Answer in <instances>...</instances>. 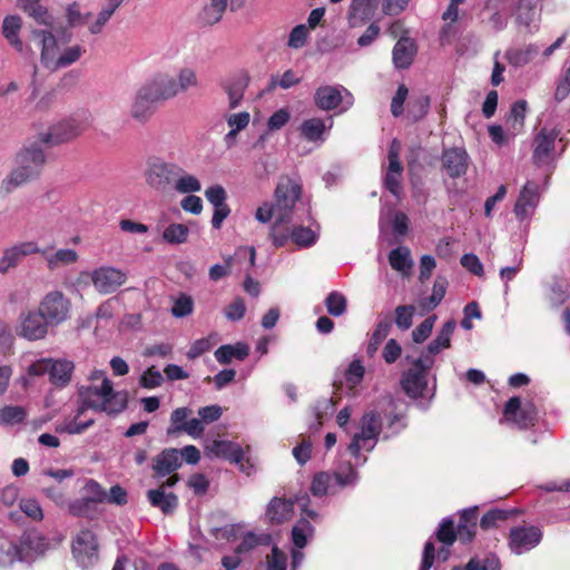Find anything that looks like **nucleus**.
Masks as SVG:
<instances>
[{
	"label": "nucleus",
	"instance_id": "6",
	"mask_svg": "<svg viewBox=\"0 0 570 570\" xmlns=\"http://www.w3.org/2000/svg\"><path fill=\"white\" fill-rule=\"evenodd\" d=\"M49 549L47 537L36 530L24 532L18 544L10 543L8 547V551L13 552L20 561H32L42 557Z\"/></svg>",
	"mask_w": 570,
	"mask_h": 570
},
{
	"label": "nucleus",
	"instance_id": "26",
	"mask_svg": "<svg viewBox=\"0 0 570 570\" xmlns=\"http://www.w3.org/2000/svg\"><path fill=\"white\" fill-rule=\"evenodd\" d=\"M377 9V0H352L348 10V21L356 27L371 20Z\"/></svg>",
	"mask_w": 570,
	"mask_h": 570
},
{
	"label": "nucleus",
	"instance_id": "46",
	"mask_svg": "<svg viewBox=\"0 0 570 570\" xmlns=\"http://www.w3.org/2000/svg\"><path fill=\"white\" fill-rule=\"evenodd\" d=\"M517 21L524 27L531 29H537L538 20H539V11L535 7L530 3L520 2L515 12Z\"/></svg>",
	"mask_w": 570,
	"mask_h": 570
},
{
	"label": "nucleus",
	"instance_id": "13",
	"mask_svg": "<svg viewBox=\"0 0 570 570\" xmlns=\"http://www.w3.org/2000/svg\"><path fill=\"white\" fill-rule=\"evenodd\" d=\"M345 98H347V105L352 106V95L344 87L321 86L315 90L314 104L321 110L330 111L337 108Z\"/></svg>",
	"mask_w": 570,
	"mask_h": 570
},
{
	"label": "nucleus",
	"instance_id": "36",
	"mask_svg": "<svg viewBox=\"0 0 570 570\" xmlns=\"http://www.w3.org/2000/svg\"><path fill=\"white\" fill-rule=\"evenodd\" d=\"M455 326L456 324L453 320L444 323L438 336L429 344L428 353L431 355H436L443 348H448L450 346L451 336L455 330Z\"/></svg>",
	"mask_w": 570,
	"mask_h": 570
},
{
	"label": "nucleus",
	"instance_id": "53",
	"mask_svg": "<svg viewBox=\"0 0 570 570\" xmlns=\"http://www.w3.org/2000/svg\"><path fill=\"white\" fill-rule=\"evenodd\" d=\"M332 475L327 472H318L314 475L309 490L315 497H323L328 493L332 485Z\"/></svg>",
	"mask_w": 570,
	"mask_h": 570
},
{
	"label": "nucleus",
	"instance_id": "12",
	"mask_svg": "<svg viewBox=\"0 0 570 570\" xmlns=\"http://www.w3.org/2000/svg\"><path fill=\"white\" fill-rule=\"evenodd\" d=\"M82 132V128L75 119L62 120L47 131L40 132L39 140L45 145H60L77 138Z\"/></svg>",
	"mask_w": 570,
	"mask_h": 570
},
{
	"label": "nucleus",
	"instance_id": "40",
	"mask_svg": "<svg viewBox=\"0 0 570 570\" xmlns=\"http://www.w3.org/2000/svg\"><path fill=\"white\" fill-rule=\"evenodd\" d=\"M78 257L79 256L75 249H58L57 252L46 256L47 267L50 271H55L61 266H67L76 263L78 261Z\"/></svg>",
	"mask_w": 570,
	"mask_h": 570
},
{
	"label": "nucleus",
	"instance_id": "42",
	"mask_svg": "<svg viewBox=\"0 0 570 570\" xmlns=\"http://www.w3.org/2000/svg\"><path fill=\"white\" fill-rule=\"evenodd\" d=\"M389 261L393 269L406 274L412 267L411 252L405 246L391 250Z\"/></svg>",
	"mask_w": 570,
	"mask_h": 570
},
{
	"label": "nucleus",
	"instance_id": "10",
	"mask_svg": "<svg viewBox=\"0 0 570 570\" xmlns=\"http://www.w3.org/2000/svg\"><path fill=\"white\" fill-rule=\"evenodd\" d=\"M98 544L90 530H81L72 541V554L82 568L92 566L98 559Z\"/></svg>",
	"mask_w": 570,
	"mask_h": 570
},
{
	"label": "nucleus",
	"instance_id": "60",
	"mask_svg": "<svg viewBox=\"0 0 570 570\" xmlns=\"http://www.w3.org/2000/svg\"><path fill=\"white\" fill-rule=\"evenodd\" d=\"M361 428L379 438L382 430L381 415L374 411L366 412L362 416Z\"/></svg>",
	"mask_w": 570,
	"mask_h": 570
},
{
	"label": "nucleus",
	"instance_id": "49",
	"mask_svg": "<svg viewBox=\"0 0 570 570\" xmlns=\"http://www.w3.org/2000/svg\"><path fill=\"white\" fill-rule=\"evenodd\" d=\"M189 229L183 224H170L163 233V238L169 244H183L186 242Z\"/></svg>",
	"mask_w": 570,
	"mask_h": 570
},
{
	"label": "nucleus",
	"instance_id": "31",
	"mask_svg": "<svg viewBox=\"0 0 570 570\" xmlns=\"http://www.w3.org/2000/svg\"><path fill=\"white\" fill-rule=\"evenodd\" d=\"M332 127V122L326 127L322 118H311L302 122L299 127L301 136L311 142H323L325 140L324 134Z\"/></svg>",
	"mask_w": 570,
	"mask_h": 570
},
{
	"label": "nucleus",
	"instance_id": "4",
	"mask_svg": "<svg viewBox=\"0 0 570 570\" xmlns=\"http://www.w3.org/2000/svg\"><path fill=\"white\" fill-rule=\"evenodd\" d=\"M181 174V167L175 163L166 161L158 157H151L145 169V181L154 190L168 191Z\"/></svg>",
	"mask_w": 570,
	"mask_h": 570
},
{
	"label": "nucleus",
	"instance_id": "48",
	"mask_svg": "<svg viewBox=\"0 0 570 570\" xmlns=\"http://www.w3.org/2000/svg\"><path fill=\"white\" fill-rule=\"evenodd\" d=\"M85 407H80L77 412V415L73 420L60 424L56 428V431L59 433H69V434H80L85 432L88 428H90L94 424V420H87L86 422H78V417L83 413Z\"/></svg>",
	"mask_w": 570,
	"mask_h": 570
},
{
	"label": "nucleus",
	"instance_id": "23",
	"mask_svg": "<svg viewBox=\"0 0 570 570\" xmlns=\"http://www.w3.org/2000/svg\"><path fill=\"white\" fill-rule=\"evenodd\" d=\"M283 228L286 234V240L283 246H286L289 240L295 244L298 248H308L312 247L317 242V234L312 230L309 227L305 226H291V223L283 224Z\"/></svg>",
	"mask_w": 570,
	"mask_h": 570
},
{
	"label": "nucleus",
	"instance_id": "1",
	"mask_svg": "<svg viewBox=\"0 0 570 570\" xmlns=\"http://www.w3.org/2000/svg\"><path fill=\"white\" fill-rule=\"evenodd\" d=\"M301 195L302 186L297 180L288 176L279 178L274 191V203H272L276 210V220L272 224L268 234L275 247H282L286 240L283 224L292 222L293 212Z\"/></svg>",
	"mask_w": 570,
	"mask_h": 570
},
{
	"label": "nucleus",
	"instance_id": "30",
	"mask_svg": "<svg viewBox=\"0 0 570 570\" xmlns=\"http://www.w3.org/2000/svg\"><path fill=\"white\" fill-rule=\"evenodd\" d=\"M207 451L209 454L224 458L230 462H238L242 456V446L238 443L226 441V440H215L212 444L207 445Z\"/></svg>",
	"mask_w": 570,
	"mask_h": 570
},
{
	"label": "nucleus",
	"instance_id": "17",
	"mask_svg": "<svg viewBox=\"0 0 570 570\" xmlns=\"http://www.w3.org/2000/svg\"><path fill=\"white\" fill-rule=\"evenodd\" d=\"M48 325L39 311L28 312L21 315L19 334L29 341L41 340L47 335Z\"/></svg>",
	"mask_w": 570,
	"mask_h": 570
},
{
	"label": "nucleus",
	"instance_id": "29",
	"mask_svg": "<svg viewBox=\"0 0 570 570\" xmlns=\"http://www.w3.org/2000/svg\"><path fill=\"white\" fill-rule=\"evenodd\" d=\"M292 500L274 498L267 505L266 515L272 523L281 524L293 517Z\"/></svg>",
	"mask_w": 570,
	"mask_h": 570
},
{
	"label": "nucleus",
	"instance_id": "62",
	"mask_svg": "<svg viewBox=\"0 0 570 570\" xmlns=\"http://www.w3.org/2000/svg\"><path fill=\"white\" fill-rule=\"evenodd\" d=\"M20 510L33 521H41L43 519V511L36 499H21L19 502Z\"/></svg>",
	"mask_w": 570,
	"mask_h": 570
},
{
	"label": "nucleus",
	"instance_id": "55",
	"mask_svg": "<svg viewBox=\"0 0 570 570\" xmlns=\"http://www.w3.org/2000/svg\"><path fill=\"white\" fill-rule=\"evenodd\" d=\"M327 312L333 316H341L346 311V298L338 292H332L325 299Z\"/></svg>",
	"mask_w": 570,
	"mask_h": 570
},
{
	"label": "nucleus",
	"instance_id": "9",
	"mask_svg": "<svg viewBox=\"0 0 570 570\" xmlns=\"http://www.w3.org/2000/svg\"><path fill=\"white\" fill-rule=\"evenodd\" d=\"M89 276L97 292L105 295L116 292L127 281L126 273L112 266L98 267Z\"/></svg>",
	"mask_w": 570,
	"mask_h": 570
},
{
	"label": "nucleus",
	"instance_id": "39",
	"mask_svg": "<svg viewBox=\"0 0 570 570\" xmlns=\"http://www.w3.org/2000/svg\"><path fill=\"white\" fill-rule=\"evenodd\" d=\"M391 326H392V323H391V320L389 317L380 321L376 324V327L373 331V333L371 334V337H370V341H368V344H367V347H366V354L370 357H373L375 355V353L377 352L380 345L382 344V342L389 335Z\"/></svg>",
	"mask_w": 570,
	"mask_h": 570
},
{
	"label": "nucleus",
	"instance_id": "54",
	"mask_svg": "<svg viewBox=\"0 0 570 570\" xmlns=\"http://www.w3.org/2000/svg\"><path fill=\"white\" fill-rule=\"evenodd\" d=\"M191 410L188 407H178L170 414V426L167 429L168 435H174L183 431L184 423H187V417L190 415Z\"/></svg>",
	"mask_w": 570,
	"mask_h": 570
},
{
	"label": "nucleus",
	"instance_id": "18",
	"mask_svg": "<svg viewBox=\"0 0 570 570\" xmlns=\"http://www.w3.org/2000/svg\"><path fill=\"white\" fill-rule=\"evenodd\" d=\"M32 37L39 39L41 43V63L49 70L55 71V65L60 56V49L57 39L51 31L33 30Z\"/></svg>",
	"mask_w": 570,
	"mask_h": 570
},
{
	"label": "nucleus",
	"instance_id": "7",
	"mask_svg": "<svg viewBox=\"0 0 570 570\" xmlns=\"http://www.w3.org/2000/svg\"><path fill=\"white\" fill-rule=\"evenodd\" d=\"M71 303L60 291L49 292L39 304V312L50 325H58L69 317Z\"/></svg>",
	"mask_w": 570,
	"mask_h": 570
},
{
	"label": "nucleus",
	"instance_id": "14",
	"mask_svg": "<svg viewBox=\"0 0 570 570\" xmlns=\"http://www.w3.org/2000/svg\"><path fill=\"white\" fill-rule=\"evenodd\" d=\"M142 86L158 102L177 97L175 77L167 71L154 73Z\"/></svg>",
	"mask_w": 570,
	"mask_h": 570
},
{
	"label": "nucleus",
	"instance_id": "64",
	"mask_svg": "<svg viewBox=\"0 0 570 570\" xmlns=\"http://www.w3.org/2000/svg\"><path fill=\"white\" fill-rule=\"evenodd\" d=\"M287 556L277 547H273L272 553L266 557V570H286Z\"/></svg>",
	"mask_w": 570,
	"mask_h": 570
},
{
	"label": "nucleus",
	"instance_id": "20",
	"mask_svg": "<svg viewBox=\"0 0 570 570\" xmlns=\"http://www.w3.org/2000/svg\"><path fill=\"white\" fill-rule=\"evenodd\" d=\"M417 52L415 41L410 37L400 38L393 47L392 60L396 69H407Z\"/></svg>",
	"mask_w": 570,
	"mask_h": 570
},
{
	"label": "nucleus",
	"instance_id": "24",
	"mask_svg": "<svg viewBox=\"0 0 570 570\" xmlns=\"http://www.w3.org/2000/svg\"><path fill=\"white\" fill-rule=\"evenodd\" d=\"M558 132L542 129L534 139L533 160L537 165L547 164L554 150V141Z\"/></svg>",
	"mask_w": 570,
	"mask_h": 570
},
{
	"label": "nucleus",
	"instance_id": "15",
	"mask_svg": "<svg viewBox=\"0 0 570 570\" xmlns=\"http://www.w3.org/2000/svg\"><path fill=\"white\" fill-rule=\"evenodd\" d=\"M541 189L538 183L528 180L521 188L513 212L519 220L530 217L539 205Z\"/></svg>",
	"mask_w": 570,
	"mask_h": 570
},
{
	"label": "nucleus",
	"instance_id": "8",
	"mask_svg": "<svg viewBox=\"0 0 570 570\" xmlns=\"http://www.w3.org/2000/svg\"><path fill=\"white\" fill-rule=\"evenodd\" d=\"M157 104L158 101L141 85L130 99L128 116L134 122L146 125L155 115Z\"/></svg>",
	"mask_w": 570,
	"mask_h": 570
},
{
	"label": "nucleus",
	"instance_id": "59",
	"mask_svg": "<svg viewBox=\"0 0 570 570\" xmlns=\"http://www.w3.org/2000/svg\"><path fill=\"white\" fill-rule=\"evenodd\" d=\"M334 478L340 487H347L356 482L357 473L351 463H345L334 473Z\"/></svg>",
	"mask_w": 570,
	"mask_h": 570
},
{
	"label": "nucleus",
	"instance_id": "34",
	"mask_svg": "<svg viewBox=\"0 0 570 570\" xmlns=\"http://www.w3.org/2000/svg\"><path fill=\"white\" fill-rule=\"evenodd\" d=\"M248 346L244 343L223 345L215 351V357L220 364H228L233 358L243 361L248 356Z\"/></svg>",
	"mask_w": 570,
	"mask_h": 570
},
{
	"label": "nucleus",
	"instance_id": "2",
	"mask_svg": "<svg viewBox=\"0 0 570 570\" xmlns=\"http://www.w3.org/2000/svg\"><path fill=\"white\" fill-rule=\"evenodd\" d=\"M39 136L27 141L16 156L17 167L2 180L1 189L9 194L17 187L36 178L46 164V155Z\"/></svg>",
	"mask_w": 570,
	"mask_h": 570
},
{
	"label": "nucleus",
	"instance_id": "25",
	"mask_svg": "<svg viewBox=\"0 0 570 570\" xmlns=\"http://www.w3.org/2000/svg\"><path fill=\"white\" fill-rule=\"evenodd\" d=\"M181 465L179 451L165 449L154 459L153 470L157 476H166L174 473Z\"/></svg>",
	"mask_w": 570,
	"mask_h": 570
},
{
	"label": "nucleus",
	"instance_id": "19",
	"mask_svg": "<svg viewBox=\"0 0 570 570\" xmlns=\"http://www.w3.org/2000/svg\"><path fill=\"white\" fill-rule=\"evenodd\" d=\"M40 248L35 242H24L7 248L0 259V273H7L16 267L26 256L39 253Z\"/></svg>",
	"mask_w": 570,
	"mask_h": 570
},
{
	"label": "nucleus",
	"instance_id": "41",
	"mask_svg": "<svg viewBox=\"0 0 570 570\" xmlns=\"http://www.w3.org/2000/svg\"><path fill=\"white\" fill-rule=\"evenodd\" d=\"M177 96L199 86L198 76L190 67L180 68L175 77Z\"/></svg>",
	"mask_w": 570,
	"mask_h": 570
},
{
	"label": "nucleus",
	"instance_id": "37",
	"mask_svg": "<svg viewBox=\"0 0 570 570\" xmlns=\"http://www.w3.org/2000/svg\"><path fill=\"white\" fill-rule=\"evenodd\" d=\"M377 436L361 428V431L354 434L352 442L348 445V451L357 458L361 450H365L367 452L372 451L377 443Z\"/></svg>",
	"mask_w": 570,
	"mask_h": 570
},
{
	"label": "nucleus",
	"instance_id": "5",
	"mask_svg": "<svg viewBox=\"0 0 570 570\" xmlns=\"http://www.w3.org/2000/svg\"><path fill=\"white\" fill-rule=\"evenodd\" d=\"M434 360L423 355L413 361L412 367L402 375L401 385L406 395L417 399L424 395L428 387V371L432 367Z\"/></svg>",
	"mask_w": 570,
	"mask_h": 570
},
{
	"label": "nucleus",
	"instance_id": "57",
	"mask_svg": "<svg viewBox=\"0 0 570 570\" xmlns=\"http://www.w3.org/2000/svg\"><path fill=\"white\" fill-rule=\"evenodd\" d=\"M436 539L444 546H452L456 540V531L451 519H444L436 531Z\"/></svg>",
	"mask_w": 570,
	"mask_h": 570
},
{
	"label": "nucleus",
	"instance_id": "58",
	"mask_svg": "<svg viewBox=\"0 0 570 570\" xmlns=\"http://www.w3.org/2000/svg\"><path fill=\"white\" fill-rule=\"evenodd\" d=\"M527 111V101L519 100L511 107L510 115L507 119L508 124H511L514 130H519L523 127V120Z\"/></svg>",
	"mask_w": 570,
	"mask_h": 570
},
{
	"label": "nucleus",
	"instance_id": "63",
	"mask_svg": "<svg viewBox=\"0 0 570 570\" xmlns=\"http://www.w3.org/2000/svg\"><path fill=\"white\" fill-rule=\"evenodd\" d=\"M139 383L145 389H155L164 383V377L155 366H150L141 374Z\"/></svg>",
	"mask_w": 570,
	"mask_h": 570
},
{
	"label": "nucleus",
	"instance_id": "44",
	"mask_svg": "<svg viewBox=\"0 0 570 570\" xmlns=\"http://www.w3.org/2000/svg\"><path fill=\"white\" fill-rule=\"evenodd\" d=\"M96 503L87 497L76 499L68 503V512L73 517L94 519L97 509Z\"/></svg>",
	"mask_w": 570,
	"mask_h": 570
},
{
	"label": "nucleus",
	"instance_id": "52",
	"mask_svg": "<svg viewBox=\"0 0 570 570\" xmlns=\"http://www.w3.org/2000/svg\"><path fill=\"white\" fill-rule=\"evenodd\" d=\"M313 531V528L308 520L302 518L293 528L292 530V538L294 544L302 549L307 543V535L311 534Z\"/></svg>",
	"mask_w": 570,
	"mask_h": 570
},
{
	"label": "nucleus",
	"instance_id": "38",
	"mask_svg": "<svg viewBox=\"0 0 570 570\" xmlns=\"http://www.w3.org/2000/svg\"><path fill=\"white\" fill-rule=\"evenodd\" d=\"M20 8L37 22L52 27V19L39 0H19Z\"/></svg>",
	"mask_w": 570,
	"mask_h": 570
},
{
	"label": "nucleus",
	"instance_id": "11",
	"mask_svg": "<svg viewBox=\"0 0 570 570\" xmlns=\"http://www.w3.org/2000/svg\"><path fill=\"white\" fill-rule=\"evenodd\" d=\"M541 539L542 531L538 527H514L510 530L509 548L514 554H522L535 548Z\"/></svg>",
	"mask_w": 570,
	"mask_h": 570
},
{
	"label": "nucleus",
	"instance_id": "51",
	"mask_svg": "<svg viewBox=\"0 0 570 570\" xmlns=\"http://www.w3.org/2000/svg\"><path fill=\"white\" fill-rule=\"evenodd\" d=\"M299 82L301 78L297 77L293 70L288 69L282 76H272L269 79L268 89L274 90L277 87L289 89Z\"/></svg>",
	"mask_w": 570,
	"mask_h": 570
},
{
	"label": "nucleus",
	"instance_id": "16",
	"mask_svg": "<svg viewBox=\"0 0 570 570\" xmlns=\"http://www.w3.org/2000/svg\"><path fill=\"white\" fill-rule=\"evenodd\" d=\"M503 414L508 421L520 428L533 425L538 416L535 406L532 403L521 405V400L518 396H513L507 402Z\"/></svg>",
	"mask_w": 570,
	"mask_h": 570
},
{
	"label": "nucleus",
	"instance_id": "50",
	"mask_svg": "<svg viewBox=\"0 0 570 570\" xmlns=\"http://www.w3.org/2000/svg\"><path fill=\"white\" fill-rule=\"evenodd\" d=\"M83 52L85 49L78 45L66 48L62 52H60V56L58 57L55 65V70L66 68L78 61Z\"/></svg>",
	"mask_w": 570,
	"mask_h": 570
},
{
	"label": "nucleus",
	"instance_id": "45",
	"mask_svg": "<svg viewBox=\"0 0 570 570\" xmlns=\"http://www.w3.org/2000/svg\"><path fill=\"white\" fill-rule=\"evenodd\" d=\"M271 543V535L266 533L256 534L254 532H247L242 542L235 549V553L242 554L247 553L258 546H268Z\"/></svg>",
	"mask_w": 570,
	"mask_h": 570
},
{
	"label": "nucleus",
	"instance_id": "22",
	"mask_svg": "<svg viewBox=\"0 0 570 570\" xmlns=\"http://www.w3.org/2000/svg\"><path fill=\"white\" fill-rule=\"evenodd\" d=\"M468 160L469 156L462 148H451L442 155V165L452 178L460 177L466 173Z\"/></svg>",
	"mask_w": 570,
	"mask_h": 570
},
{
	"label": "nucleus",
	"instance_id": "43",
	"mask_svg": "<svg viewBox=\"0 0 570 570\" xmlns=\"http://www.w3.org/2000/svg\"><path fill=\"white\" fill-rule=\"evenodd\" d=\"M28 416V412L20 405H6L0 407V425L12 426L22 423Z\"/></svg>",
	"mask_w": 570,
	"mask_h": 570
},
{
	"label": "nucleus",
	"instance_id": "28",
	"mask_svg": "<svg viewBox=\"0 0 570 570\" xmlns=\"http://www.w3.org/2000/svg\"><path fill=\"white\" fill-rule=\"evenodd\" d=\"M73 367L75 366L71 361L51 358L49 366L50 382L58 387L66 386L71 380Z\"/></svg>",
	"mask_w": 570,
	"mask_h": 570
},
{
	"label": "nucleus",
	"instance_id": "47",
	"mask_svg": "<svg viewBox=\"0 0 570 570\" xmlns=\"http://www.w3.org/2000/svg\"><path fill=\"white\" fill-rule=\"evenodd\" d=\"M173 187L180 194L199 191L202 189L200 181L194 175L187 174L181 168V174L177 176Z\"/></svg>",
	"mask_w": 570,
	"mask_h": 570
},
{
	"label": "nucleus",
	"instance_id": "21",
	"mask_svg": "<svg viewBox=\"0 0 570 570\" xmlns=\"http://www.w3.org/2000/svg\"><path fill=\"white\" fill-rule=\"evenodd\" d=\"M248 82L249 78L246 73L235 75L220 82L223 90L227 95L230 109H235L240 105Z\"/></svg>",
	"mask_w": 570,
	"mask_h": 570
},
{
	"label": "nucleus",
	"instance_id": "27",
	"mask_svg": "<svg viewBox=\"0 0 570 570\" xmlns=\"http://www.w3.org/2000/svg\"><path fill=\"white\" fill-rule=\"evenodd\" d=\"M149 503L159 509L165 514H171L178 507V497L173 492H167L164 485L147 492Z\"/></svg>",
	"mask_w": 570,
	"mask_h": 570
},
{
	"label": "nucleus",
	"instance_id": "56",
	"mask_svg": "<svg viewBox=\"0 0 570 570\" xmlns=\"http://www.w3.org/2000/svg\"><path fill=\"white\" fill-rule=\"evenodd\" d=\"M430 106V99L426 96H420L409 102L407 114L413 121H417L424 117Z\"/></svg>",
	"mask_w": 570,
	"mask_h": 570
},
{
	"label": "nucleus",
	"instance_id": "32",
	"mask_svg": "<svg viewBox=\"0 0 570 570\" xmlns=\"http://www.w3.org/2000/svg\"><path fill=\"white\" fill-rule=\"evenodd\" d=\"M539 53V46L530 43L522 48H511L505 51V59L513 67H523L530 63Z\"/></svg>",
	"mask_w": 570,
	"mask_h": 570
},
{
	"label": "nucleus",
	"instance_id": "61",
	"mask_svg": "<svg viewBox=\"0 0 570 570\" xmlns=\"http://www.w3.org/2000/svg\"><path fill=\"white\" fill-rule=\"evenodd\" d=\"M215 335H210L208 337L199 338L193 343L190 348L187 352V357L189 360H194L202 354L212 350V347L216 344Z\"/></svg>",
	"mask_w": 570,
	"mask_h": 570
},
{
	"label": "nucleus",
	"instance_id": "3",
	"mask_svg": "<svg viewBox=\"0 0 570 570\" xmlns=\"http://www.w3.org/2000/svg\"><path fill=\"white\" fill-rule=\"evenodd\" d=\"M92 377L102 380L99 386L90 387V393L95 396H98L100 400L96 402L88 399L86 401V405L96 411H102L109 414L121 412L127 404L125 393L115 392L112 382L105 375L102 371L95 372Z\"/></svg>",
	"mask_w": 570,
	"mask_h": 570
},
{
	"label": "nucleus",
	"instance_id": "35",
	"mask_svg": "<svg viewBox=\"0 0 570 570\" xmlns=\"http://www.w3.org/2000/svg\"><path fill=\"white\" fill-rule=\"evenodd\" d=\"M446 287L448 281L444 277L438 276L433 285L432 294L419 302V306L422 308V312H429L436 307L443 299L446 293Z\"/></svg>",
	"mask_w": 570,
	"mask_h": 570
},
{
	"label": "nucleus",
	"instance_id": "33",
	"mask_svg": "<svg viewBox=\"0 0 570 570\" xmlns=\"http://www.w3.org/2000/svg\"><path fill=\"white\" fill-rule=\"evenodd\" d=\"M21 26V18L18 16H7L2 22L3 37L19 52L23 50L22 41L19 38Z\"/></svg>",
	"mask_w": 570,
	"mask_h": 570
}]
</instances>
